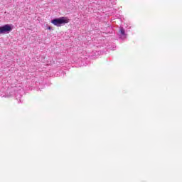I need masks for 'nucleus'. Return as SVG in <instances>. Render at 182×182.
<instances>
[{"label": "nucleus", "mask_w": 182, "mask_h": 182, "mask_svg": "<svg viewBox=\"0 0 182 182\" xmlns=\"http://www.w3.org/2000/svg\"><path fill=\"white\" fill-rule=\"evenodd\" d=\"M51 23L55 26L60 27L63 26L65 23H69V18L68 17H60L51 20Z\"/></svg>", "instance_id": "nucleus-1"}, {"label": "nucleus", "mask_w": 182, "mask_h": 182, "mask_svg": "<svg viewBox=\"0 0 182 182\" xmlns=\"http://www.w3.org/2000/svg\"><path fill=\"white\" fill-rule=\"evenodd\" d=\"M12 31V26L9 24H6L4 26H0V33H9Z\"/></svg>", "instance_id": "nucleus-2"}, {"label": "nucleus", "mask_w": 182, "mask_h": 182, "mask_svg": "<svg viewBox=\"0 0 182 182\" xmlns=\"http://www.w3.org/2000/svg\"><path fill=\"white\" fill-rule=\"evenodd\" d=\"M119 37L121 39H126V36H127V34H126V31H124V28H123V27L120 28L119 30Z\"/></svg>", "instance_id": "nucleus-3"}, {"label": "nucleus", "mask_w": 182, "mask_h": 182, "mask_svg": "<svg viewBox=\"0 0 182 182\" xmlns=\"http://www.w3.org/2000/svg\"><path fill=\"white\" fill-rule=\"evenodd\" d=\"M48 29L49 31H52V29H53V28H52V26H48Z\"/></svg>", "instance_id": "nucleus-4"}]
</instances>
